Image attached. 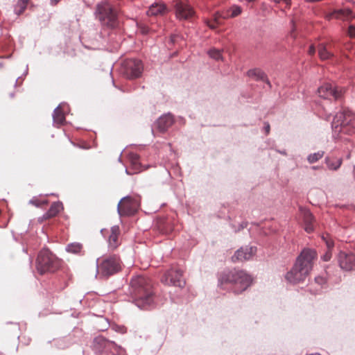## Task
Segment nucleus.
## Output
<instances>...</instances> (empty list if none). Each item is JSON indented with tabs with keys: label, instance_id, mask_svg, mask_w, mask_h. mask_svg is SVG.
I'll return each instance as SVG.
<instances>
[{
	"label": "nucleus",
	"instance_id": "nucleus-18",
	"mask_svg": "<svg viewBox=\"0 0 355 355\" xmlns=\"http://www.w3.org/2000/svg\"><path fill=\"white\" fill-rule=\"evenodd\" d=\"M120 229L117 225L113 226L110 230V234L108 237L109 248L115 250L120 244L119 240Z\"/></svg>",
	"mask_w": 355,
	"mask_h": 355
},
{
	"label": "nucleus",
	"instance_id": "nucleus-27",
	"mask_svg": "<svg viewBox=\"0 0 355 355\" xmlns=\"http://www.w3.org/2000/svg\"><path fill=\"white\" fill-rule=\"evenodd\" d=\"M129 161L135 171H139L141 168L139 163V156L136 154L131 153L128 155Z\"/></svg>",
	"mask_w": 355,
	"mask_h": 355
},
{
	"label": "nucleus",
	"instance_id": "nucleus-30",
	"mask_svg": "<svg viewBox=\"0 0 355 355\" xmlns=\"http://www.w3.org/2000/svg\"><path fill=\"white\" fill-rule=\"evenodd\" d=\"M241 13V8L239 6H232L227 12L224 17H235Z\"/></svg>",
	"mask_w": 355,
	"mask_h": 355
},
{
	"label": "nucleus",
	"instance_id": "nucleus-15",
	"mask_svg": "<svg viewBox=\"0 0 355 355\" xmlns=\"http://www.w3.org/2000/svg\"><path fill=\"white\" fill-rule=\"evenodd\" d=\"M255 247L241 248L236 250L232 257L233 262L244 261L250 260L256 253Z\"/></svg>",
	"mask_w": 355,
	"mask_h": 355
},
{
	"label": "nucleus",
	"instance_id": "nucleus-38",
	"mask_svg": "<svg viewBox=\"0 0 355 355\" xmlns=\"http://www.w3.org/2000/svg\"><path fill=\"white\" fill-rule=\"evenodd\" d=\"M308 53L310 55H313L315 54V49L314 46H313V45L310 46Z\"/></svg>",
	"mask_w": 355,
	"mask_h": 355
},
{
	"label": "nucleus",
	"instance_id": "nucleus-10",
	"mask_svg": "<svg viewBox=\"0 0 355 355\" xmlns=\"http://www.w3.org/2000/svg\"><path fill=\"white\" fill-rule=\"evenodd\" d=\"M139 207V201L130 196L121 200L118 205V212L120 216L133 215Z\"/></svg>",
	"mask_w": 355,
	"mask_h": 355
},
{
	"label": "nucleus",
	"instance_id": "nucleus-20",
	"mask_svg": "<svg viewBox=\"0 0 355 355\" xmlns=\"http://www.w3.org/2000/svg\"><path fill=\"white\" fill-rule=\"evenodd\" d=\"M304 230L307 233H311L314 230V218L312 214L309 210L302 211Z\"/></svg>",
	"mask_w": 355,
	"mask_h": 355
},
{
	"label": "nucleus",
	"instance_id": "nucleus-1",
	"mask_svg": "<svg viewBox=\"0 0 355 355\" xmlns=\"http://www.w3.org/2000/svg\"><path fill=\"white\" fill-rule=\"evenodd\" d=\"M131 295L135 304L140 309H148L154 302L153 282L148 277L139 275L130 280Z\"/></svg>",
	"mask_w": 355,
	"mask_h": 355
},
{
	"label": "nucleus",
	"instance_id": "nucleus-6",
	"mask_svg": "<svg viewBox=\"0 0 355 355\" xmlns=\"http://www.w3.org/2000/svg\"><path fill=\"white\" fill-rule=\"evenodd\" d=\"M121 268V261L116 255L105 257L101 262H98V272L103 277L113 275L120 271Z\"/></svg>",
	"mask_w": 355,
	"mask_h": 355
},
{
	"label": "nucleus",
	"instance_id": "nucleus-14",
	"mask_svg": "<svg viewBox=\"0 0 355 355\" xmlns=\"http://www.w3.org/2000/svg\"><path fill=\"white\" fill-rule=\"evenodd\" d=\"M94 347L98 352H108L114 349L117 351L119 348L114 342L106 340L103 336H98L94 340Z\"/></svg>",
	"mask_w": 355,
	"mask_h": 355
},
{
	"label": "nucleus",
	"instance_id": "nucleus-29",
	"mask_svg": "<svg viewBox=\"0 0 355 355\" xmlns=\"http://www.w3.org/2000/svg\"><path fill=\"white\" fill-rule=\"evenodd\" d=\"M30 0H19L18 3L15 7V12L19 15L26 10L27 5Z\"/></svg>",
	"mask_w": 355,
	"mask_h": 355
},
{
	"label": "nucleus",
	"instance_id": "nucleus-36",
	"mask_svg": "<svg viewBox=\"0 0 355 355\" xmlns=\"http://www.w3.org/2000/svg\"><path fill=\"white\" fill-rule=\"evenodd\" d=\"M315 281L316 283H318V284H319L320 285L324 284V282H325V279L323 277H315Z\"/></svg>",
	"mask_w": 355,
	"mask_h": 355
},
{
	"label": "nucleus",
	"instance_id": "nucleus-33",
	"mask_svg": "<svg viewBox=\"0 0 355 355\" xmlns=\"http://www.w3.org/2000/svg\"><path fill=\"white\" fill-rule=\"evenodd\" d=\"M208 54L211 58L216 60L222 59L221 51L218 49H211L209 51Z\"/></svg>",
	"mask_w": 355,
	"mask_h": 355
},
{
	"label": "nucleus",
	"instance_id": "nucleus-28",
	"mask_svg": "<svg viewBox=\"0 0 355 355\" xmlns=\"http://www.w3.org/2000/svg\"><path fill=\"white\" fill-rule=\"evenodd\" d=\"M318 54L321 60H327L332 56V54L327 51V46L324 44H320L318 46Z\"/></svg>",
	"mask_w": 355,
	"mask_h": 355
},
{
	"label": "nucleus",
	"instance_id": "nucleus-3",
	"mask_svg": "<svg viewBox=\"0 0 355 355\" xmlns=\"http://www.w3.org/2000/svg\"><path fill=\"white\" fill-rule=\"evenodd\" d=\"M334 135H352L355 132V114L349 110H343L334 116L331 124Z\"/></svg>",
	"mask_w": 355,
	"mask_h": 355
},
{
	"label": "nucleus",
	"instance_id": "nucleus-8",
	"mask_svg": "<svg viewBox=\"0 0 355 355\" xmlns=\"http://www.w3.org/2000/svg\"><path fill=\"white\" fill-rule=\"evenodd\" d=\"M142 71L143 64L139 60L128 59L125 60L122 64V73L129 79L139 78Z\"/></svg>",
	"mask_w": 355,
	"mask_h": 355
},
{
	"label": "nucleus",
	"instance_id": "nucleus-17",
	"mask_svg": "<svg viewBox=\"0 0 355 355\" xmlns=\"http://www.w3.org/2000/svg\"><path fill=\"white\" fill-rule=\"evenodd\" d=\"M327 18L329 19L336 18L343 21H350L355 18V15L350 9L344 8L334 10L327 16Z\"/></svg>",
	"mask_w": 355,
	"mask_h": 355
},
{
	"label": "nucleus",
	"instance_id": "nucleus-21",
	"mask_svg": "<svg viewBox=\"0 0 355 355\" xmlns=\"http://www.w3.org/2000/svg\"><path fill=\"white\" fill-rule=\"evenodd\" d=\"M63 209V206L60 202H54L51 204L48 211L43 216L44 219H49L55 217Z\"/></svg>",
	"mask_w": 355,
	"mask_h": 355
},
{
	"label": "nucleus",
	"instance_id": "nucleus-16",
	"mask_svg": "<svg viewBox=\"0 0 355 355\" xmlns=\"http://www.w3.org/2000/svg\"><path fill=\"white\" fill-rule=\"evenodd\" d=\"M173 123L174 119L171 114H164L157 120L155 127L159 132H164Z\"/></svg>",
	"mask_w": 355,
	"mask_h": 355
},
{
	"label": "nucleus",
	"instance_id": "nucleus-12",
	"mask_svg": "<svg viewBox=\"0 0 355 355\" xmlns=\"http://www.w3.org/2000/svg\"><path fill=\"white\" fill-rule=\"evenodd\" d=\"M318 94L320 97L327 99L334 98L337 100L340 98L343 90L342 88L334 87L330 83H325L318 89Z\"/></svg>",
	"mask_w": 355,
	"mask_h": 355
},
{
	"label": "nucleus",
	"instance_id": "nucleus-35",
	"mask_svg": "<svg viewBox=\"0 0 355 355\" xmlns=\"http://www.w3.org/2000/svg\"><path fill=\"white\" fill-rule=\"evenodd\" d=\"M31 203L37 206V207H40L43 205H46V201H42V202H40V200H37V199H33V200H31Z\"/></svg>",
	"mask_w": 355,
	"mask_h": 355
},
{
	"label": "nucleus",
	"instance_id": "nucleus-43",
	"mask_svg": "<svg viewBox=\"0 0 355 355\" xmlns=\"http://www.w3.org/2000/svg\"><path fill=\"white\" fill-rule=\"evenodd\" d=\"M352 1L355 2V0H352Z\"/></svg>",
	"mask_w": 355,
	"mask_h": 355
},
{
	"label": "nucleus",
	"instance_id": "nucleus-41",
	"mask_svg": "<svg viewBox=\"0 0 355 355\" xmlns=\"http://www.w3.org/2000/svg\"><path fill=\"white\" fill-rule=\"evenodd\" d=\"M60 0H51L52 4H57Z\"/></svg>",
	"mask_w": 355,
	"mask_h": 355
},
{
	"label": "nucleus",
	"instance_id": "nucleus-19",
	"mask_svg": "<svg viewBox=\"0 0 355 355\" xmlns=\"http://www.w3.org/2000/svg\"><path fill=\"white\" fill-rule=\"evenodd\" d=\"M167 12V8L165 4L162 3H155L152 4L146 14L148 16L157 17L164 15Z\"/></svg>",
	"mask_w": 355,
	"mask_h": 355
},
{
	"label": "nucleus",
	"instance_id": "nucleus-40",
	"mask_svg": "<svg viewBox=\"0 0 355 355\" xmlns=\"http://www.w3.org/2000/svg\"><path fill=\"white\" fill-rule=\"evenodd\" d=\"M270 131V125L269 124H267V125L266 126V133L268 134Z\"/></svg>",
	"mask_w": 355,
	"mask_h": 355
},
{
	"label": "nucleus",
	"instance_id": "nucleus-32",
	"mask_svg": "<svg viewBox=\"0 0 355 355\" xmlns=\"http://www.w3.org/2000/svg\"><path fill=\"white\" fill-rule=\"evenodd\" d=\"M324 152L320 150L317 153L310 154L307 157V160L310 164H313L320 159L324 156Z\"/></svg>",
	"mask_w": 355,
	"mask_h": 355
},
{
	"label": "nucleus",
	"instance_id": "nucleus-37",
	"mask_svg": "<svg viewBox=\"0 0 355 355\" xmlns=\"http://www.w3.org/2000/svg\"><path fill=\"white\" fill-rule=\"evenodd\" d=\"M139 28H140V31L143 34H147L149 31L148 27H147V26H140Z\"/></svg>",
	"mask_w": 355,
	"mask_h": 355
},
{
	"label": "nucleus",
	"instance_id": "nucleus-42",
	"mask_svg": "<svg viewBox=\"0 0 355 355\" xmlns=\"http://www.w3.org/2000/svg\"><path fill=\"white\" fill-rule=\"evenodd\" d=\"M312 168L314 170H316V169H318L319 167L318 166H313Z\"/></svg>",
	"mask_w": 355,
	"mask_h": 355
},
{
	"label": "nucleus",
	"instance_id": "nucleus-39",
	"mask_svg": "<svg viewBox=\"0 0 355 355\" xmlns=\"http://www.w3.org/2000/svg\"><path fill=\"white\" fill-rule=\"evenodd\" d=\"M119 331L121 334H124L126 332V328L125 327H121L119 328Z\"/></svg>",
	"mask_w": 355,
	"mask_h": 355
},
{
	"label": "nucleus",
	"instance_id": "nucleus-26",
	"mask_svg": "<svg viewBox=\"0 0 355 355\" xmlns=\"http://www.w3.org/2000/svg\"><path fill=\"white\" fill-rule=\"evenodd\" d=\"M325 161L328 168L331 170H337L342 164V159L339 158L327 157Z\"/></svg>",
	"mask_w": 355,
	"mask_h": 355
},
{
	"label": "nucleus",
	"instance_id": "nucleus-34",
	"mask_svg": "<svg viewBox=\"0 0 355 355\" xmlns=\"http://www.w3.org/2000/svg\"><path fill=\"white\" fill-rule=\"evenodd\" d=\"M347 34L350 37H355V26L354 25H350L347 30Z\"/></svg>",
	"mask_w": 355,
	"mask_h": 355
},
{
	"label": "nucleus",
	"instance_id": "nucleus-31",
	"mask_svg": "<svg viewBox=\"0 0 355 355\" xmlns=\"http://www.w3.org/2000/svg\"><path fill=\"white\" fill-rule=\"evenodd\" d=\"M83 249V245L78 243H70L67 246V250L69 252H71L73 254H78L81 252Z\"/></svg>",
	"mask_w": 355,
	"mask_h": 355
},
{
	"label": "nucleus",
	"instance_id": "nucleus-23",
	"mask_svg": "<svg viewBox=\"0 0 355 355\" xmlns=\"http://www.w3.org/2000/svg\"><path fill=\"white\" fill-rule=\"evenodd\" d=\"M225 15V12H217L211 20L207 21V24L208 26L211 29H215L218 25L222 24V19H225L223 16Z\"/></svg>",
	"mask_w": 355,
	"mask_h": 355
},
{
	"label": "nucleus",
	"instance_id": "nucleus-24",
	"mask_svg": "<svg viewBox=\"0 0 355 355\" xmlns=\"http://www.w3.org/2000/svg\"><path fill=\"white\" fill-rule=\"evenodd\" d=\"M53 121L58 125H62L65 121V116L62 109L58 107L55 109L53 114Z\"/></svg>",
	"mask_w": 355,
	"mask_h": 355
},
{
	"label": "nucleus",
	"instance_id": "nucleus-22",
	"mask_svg": "<svg viewBox=\"0 0 355 355\" xmlns=\"http://www.w3.org/2000/svg\"><path fill=\"white\" fill-rule=\"evenodd\" d=\"M322 239L324 240L327 247V250L322 257V259L324 261H328L331 258V249L333 248L334 243L329 234L322 235Z\"/></svg>",
	"mask_w": 355,
	"mask_h": 355
},
{
	"label": "nucleus",
	"instance_id": "nucleus-13",
	"mask_svg": "<svg viewBox=\"0 0 355 355\" xmlns=\"http://www.w3.org/2000/svg\"><path fill=\"white\" fill-rule=\"evenodd\" d=\"M338 261L341 269L345 271L355 270V254L340 252L338 257Z\"/></svg>",
	"mask_w": 355,
	"mask_h": 355
},
{
	"label": "nucleus",
	"instance_id": "nucleus-5",
	"mask_svg": "<svg viewBox=\"0 0 355 355\" xmlns=\"http://www.w3.org/2000/svg\"><path fill=\"white\" fill-rule=\"evenodd\" d=\"M227 282L234 285L235 293H241L251 285L252 279L243 270H234L229 273Z\"/></svg>",
	"mask_w": 355,
	"mask_h": 355
},
{
	"label": "nucleus",
	"instance_id": "nucleus-11",
	"mask_svg": "<svg viewBox=\"0 0 355 355\" xmlns=\"http://www.w3.org/2000/svg\"><path fill=\"white\" fill-rule=\"evenodd\" d=\"M175 15L179 19H189L194 15V10L187 1L177 0L175 2Z\"/></svg>",
	"mask_w": 355,
	"mask_h": 355
},
{
	"label": "nucleus",
	"instance_id": "nucleus-7",
	"mask_svg": "<svg viewBox=\"0 0 355 355\" xmlns=\"http://www.w3.org/2000/svg\"><path fill=\"white\" fill-rule=\"evenodd\" d=\"M98 19L106 26L113 28L116 25V13L108 3L98 6Z\"/></svg>",
	"mask_w": 355,
	"mask_h": 355
},
{
	"label": "nucleus",
	"instance_id": "nucleus-25",
	"mask_svg": "<svg viewBox=\"0 0 355 355\" xmlns=\"http://www.w3.org/2000/svg\"><path fill=\"white\" fill-rule=\"evenodd\" d=\"M247 74L249 77L253 78L255 80H265L267 79L265 73L260 69H250L247 72Z\"/></svg>",
	"mask_w": 355,
	"mask_h": 355
},
{
	"label": "nucleus",
	"instance_id": "nucleus-9",
	"mask_svg": "<svg viewBox=\"0 0 355 355\" xmlns=\"http://www.w3.org/2000/svg\"><path fill=\"white\" fill-rule=\"evenodd\" d=\"M183 271L178 268H171L161 279V282L166 285H173L178 287H183L185 285V280L183 278Z\"/></svg>",
	"mask_w": 355,
	"mask_h": 355
},
{
	"label": "nucleus",
	"instance_id": "nucleus-4",
	"mask_svg": "<svg viewBox=\"0 0 355 355\" xmlns=\"http://www.w3.org/2000/svg\"><path fill=\"white\" fill-rule=\"evenodd\" d=\"M60 266V260L48 249L42 250L37 257L36 268L40 275L54 272Z\"/></svg>",
	"mask_w": 355,
	"mask_h": 355
},
{
	"label": "nucleus",
	"instance_id": "nucleus-2",
	"mask_svg": "<svg viewBox=\"0 0 355 355\" xmlns=\"http://www.w3.org/2000/svg\"><path fill=\"white\" fill-rule=\"evenodd\" d=\"M317 257L315 250L304 249L298 256L293 267L286 273V279L292 284L304 282L312 270L313 262Z\"/></svg>",
	"mask_w": 355,
	"mask_h": 355
}]
</instances>
